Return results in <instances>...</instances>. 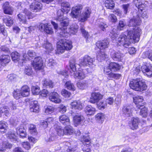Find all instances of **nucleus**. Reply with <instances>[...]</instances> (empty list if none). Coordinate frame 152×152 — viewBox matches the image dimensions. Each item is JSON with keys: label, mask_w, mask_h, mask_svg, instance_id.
I'll return each instance as SVG.
<instances>
[{"label": "nucleus", "mask_w": 152, "mask_h": 152, "mask_svg": "<svg viewBox=\"0 0 152 152\" xmlns=\"http://www.w3.org/2000/svg\"><path fill=\"white\" fill-rule=\"evenodd\" d=\"M61 7L62 10L63 12V14L64 13V12H66V13H67L68 12V10H67V9H70V4L67 1H64L61 3Z\"/></svg>", "instance_id": "obj_38"}, {"label": "nucleus", "mask_w": 152, "mask_h": 152, "mask_svg": "<svg viewBox=\"0 0 152 152\" xmlns=\"http://www.w3.org/2000/svg\"><path fill=\"white\" fill-rule=\"evenodd\" d=\"M9 110L7 106L1 105L0 108V113L1 114L2 113H4L6 116H8L10 114Z\"/></svg>", "instance_id": "obj_40"}, {"label": "nucleus", "mask_w": 152, "mask_h": 152, "mask_svg": "<svg viewBox=\"0 0 152 152\" xmlns=\"http://www.w3.org/2000/svg\"><path fill=\"white\" fill-rule=\"evenodd\" d=\"M0 146L3 150H5L7 149H10L12 147V145L7 141L3 142L2 144H0Z\"/></svg>", "instance_id": "obj_43"}, {"label": "nucleus", "mask_w": 152, "mask_h": 152, "mask_svg": "<svg viewBox=\"0 0 152 152\" xmlns=\"http://www.w3.org/2000/svg\"><path fill=\"white\" fill-rule=\"evenodd\" d=\"M132 109L133 107L132 105L124 106L122 110V113L125 117L129 116L132 114Z\"/></svg>", "instance_id": "obj_18"}, {"label": "nucleus", "mask_w": 152, "mask_h": 152, "mask_svg": "<svg viewBox=\"0 0 152 152\" xmlns=\"http://www.w3.org/2000/svg\"><path fill=\"white\" fill-rule=\"evenodd\" d=\"M109 43L107 40H104L102 42L99 41L96 42V45L100 49H103L107 48L109 45Z\"/></svg>", "instance_id": "obj_26"}, {"label": "nucleus", "mask_w": 152, "mask_h": 152, "mask_svg": "<svg viewBox=\"0 0 152 152\" xmlns=\"http://www.w3.org/2000/svg\"><path fill=\"white\" fill-rule=\"evenodd\" d=\"M103 95L99 92L92 93L91 94L90 102L92 103L98 102L102 99Z\"/></svg>", "instance_id": "obj_14"}, {"label": "nucleus", "mask_w": 152, "mask_h": 152, "mask_svg": "<svg viewBox=\"0 0 152 152\" xmlns=\"http://www.w3.org/2000/svg\"><path fill=\"white\" fill-rule=\"evenodd\" d=\"M109 52L111 58L115 61H121L124 56V54L119 51H116L113 49H110Z\"/></svg>", "instance_id": "obj_11"}, {"label": "nucleus", "mask_w": 152, "mask_h": 152, "mask_svg": "<svg viewBox=\"0 0 152 152\" xmlns=\"http://www.w3.org/2000/svg\"><path fill=\"white\" fill-rule=\"evenodd\" d=\"M58 110L59 112L64 113L66 111V107L64 105H60L58 107Z\"/></svg>", "instance_id": "obj_64"}, {"label": "nucleus", "mask_w": 152, "mask_h": 152, "mask_svg": "<svg viewBox=\"0 0 152 152\" xmlns=\"http://www.w3.org/2000/svg\"><path fill=\"white\" fill-rule=\"evenodd\" d=\"M84 111L87 115H92L95 113L96 109L91 106L89 105L85 107Z\"/></svg>", "instance_id": "obj_30"}, {"label": "nucleus", "mask_w": 152, "mask_h": 152, "mask_svg": "<svg viewBox=\"0 0 152 152\" xmlns=\"http://www.w3.org/2000/svg\"><path fill=\"white\" fill-rule=\"evenodd\" d=\"M108 18L109 20L113 23L115 22L117 20L116 17L113 14H110L108 17Z\"/></svg>", "instance_id": "obj_63"}, {"label": "nucleus", "mask_w": 152, "mask_h": 152, "mask_svg": "<svg viewBox=\"0 0 152 152\" xmlns=\"http://www.w3.org/2000/svg\"><path fill=\"white\" fill-rule=\"evenodd\" d=\"M97 22L99 28L101 30L103 31H105L106 30V28L108 27V25L102 19H99L97 21Z\"/></svg>", "instance_id": "obj_33"}, {"label": "nucleus", "mask_w": 152, "mask_h": 152, "mask_svg": "<svg viewBox=\"0 0 152 152\" xmlns=\"http://www.w3.org/2000/svg\"><path fill=\"white\" fill-rule=\"evenodd\" d=\"M8 129L7 124L4 121H0V132L5 133Z\"/></svg>", "instance_id": "obj_39"}, {"label": "nucleus", "mask_w": 152, "mask_h": 152, "mask_svg": "<svg viewBox=\"0 0 152 152\" xmlns=\"http://www.w3.org/2000/svg\"><path fill=\"white\" fill-rule=\"evenodd\" d=\"M56 20L60 22L61 28H58V24L54 21H52L51 23L55 29L57 30L56 31L57 32L58 35L60 37H67L69 35L67 31V26L69 24V21L68 19L64 18L63 12L62 10H58V11Z\"/></svg>", "instance_id": "obj_2"}, {"label": "nucleus", "mask_w": 152, "mask_h": 152, "mask_svg": "<svg viewBox=\"0 0 152 152\" xmlns=\"http://www.w3.org/2000/svg\"><path fill=\"white\" fill-rule=\"evenodd\" d=\"M13 94L14 98L16 99H18L22 96L20 91L18 89L14 90L13 93Z\"/></svg>", "instance_id": "obj_58"}, {"label": "nucleus", "mask_w": 152, "mask_h": 152, "mask_svg": "<svg viewBox=\"0 0 152 152\" xmlns=\"http://www.w3.org/2000/svg\"><path fill=\"white\" fill-rule=\"evenodd\" d=\"M12 59L14 62H22V64L23 63V61L24 60H26L27 58V54H24L23 56V57L22 59H20V55L19 53L16 51L13 52L11 54Z\"/></svg>", "instance_id": "obj_10"}, {"label": "nucleus", "mask_w": 152, "mask_h": 152, "mask_svg": "<svg viewBox=\"0 0 152 152\" xmlns=\"http://www.w3.org/2000/svg\"><path fill=\"white\" fill-rule=\"evenodd\" d=\"M64 129V134L66 135H71L73 132L74 131L72 127L69 125H66Z\"/></svg>", "instance_id": "obj_46"}, {"label": "nucleus", "mask_w": 152, "mask_h": 152, "mask_svg": "<svg viewBox=\"0 0 152 152\" xmlns=\"http://www.w3.org/2000/svg\"><path fill=\"white\" fill-rule=\"evenodd\" d=\"M139 120L138 118H133L129 124L130 128L133 130L137 129L138 127Z\"/></svg>", "instance_id": "obj_25"}, {"label": "nucleus", "mask_w": 152, "mask_h": 152, "mask_svg": "<svg viewBox=\"0 0 152 152\" xmlns=\"http://www.w3.org/2000/svg\"><path fill=\"white\" fill-rule=\"evenodd\" d=\"M133 98L134 102L135 104L138 108H140V107L143 106L144 104L142 102L143 100L142 97L137 96L134 97Z\"/></svg>", "instance_id": "obj_20"}, {"label": "nucleus", "mask_w": 152, "mask_h": 152, "mask_svg": "<svg viewBox=\"0 0 152 152\" xmlns=\"http://www.w3.org/2000/svg\"><path fill=\"white\" fill-rule=\"evenodd\" d=\"M10 61V57L9 55H3L0 56V63L3 66H5Z\"/></svg>", "instance_id": "obj_23"}, {"label": "nucleus", "mask_w": 152, "mask_h": 152, "mask_svg": "<svg viewBox=\"0 0 152 152\" xmlns=\"http://www.w3.org/2000/svg\"><path fill=\"white\" fill-rule=\"evenodd\" d=\"M17 134H19L21 137L24 138L26 136V129L22 126L18 127L16 129Z\"/></svg>", "instance_id": "obj_28"}, {"label": "nucleus", "mask_w": 152, "mask_h": 152, "mask_svg": "<svg viewBox=\"0 0 152 152\" xmlns=\"http://www.w3.org/2000/svg\"><path fill=\"white\" fill-rule=\"evenodd\" d=\"M126 24L124 20H121L119 21L117 27V29L119 31L123 30Z\"/></svg>", "instance_id": "obj_54"}, {"label": "nucleus", "mask_w": 152, "mask_h": 152, "mask_svg": "<svg viewBox=\"0 0 152 152\" xmlns=\"http://www.w3.org/2000/svg\"><path fill=\"white\" fill-rule=\"evenodd\" d=\"M130 88L137 91H142L146 89L147 86L144 81L140 79H133L129 84Z\"/></svg>", "instance_id": "obj_3"}, {"label": "nucleus", "mask_w": 152, "mask_h": 152, "mask_svg": "<svg viewBox=\"0 0 152 152\" xmlns=\"http://www.w3.org/2000/svg\"><path fill=\"white\" fill-rule=\"evenodd\" d=\"M54 109L55 108L53 106H49L45 108V112L47 114H51L54 111Z\"/></svg>", "instance_id": "obj_60"}, {"label": "nucleus", "mask_w": 152, "mask_h": 152, "mask_svg": "<svg viewBox=\"0 0 152 152\" xmlns=\"http://www.w3.org/2000/svg\"><path fill=\"white\" fill-rule=\"evenodd\" d=\"M4 23L7 26L10 27L13 24V21L12 18L8 16L3 20Z\"/></svg>", "instance_id": "obj_44"}, {"label": "nucleus", "mask_w": 152, "mask_h": 152, "mask_svg": "<svg viewBox=\"0 0 152 152\" xmlns=\"http://www.w3.org/2000/svg\"><path fill=\"white\" fill-rule=\"evenodd\" d=\"M121 66L115 62H111L109 64V67L111 69V71H116L120 69Z\"/></svg>", "instance_id": "obj_36"}, {"label": "nucleus", "mask_w": 152, "mask_h": 152, "mask_svg": "<svg viewBox=\"0 0 152 152\" xmlns=\"http://www.w3.org/2000/svg\"><path fill=\"white\" fill-rule=\"evenodd\" d=\"M111 69L109 67V66L105 67L104 69V73L107 75H109V76H117L116 74L112 73L111 72Z\"/></svg>", "instance_id": "obj_53"}, {"label": "nucleus", "mask_w": 152, "mask_h": 152, "mask_svg": "<svg viewBox=\"0 0 152 152\" xmlns=\"http://www.w3.org/2000/svg\"><path fill=\"white\" fill-rule=\"evenodd\" d=\"M82 8L83 6L82 5H78L73 7L71 13V16L73 18H77L80 13V10Z\"/></svg>", "instance_id": "obj_15"}, {"label": "nucleus", "mask_w": 152, "mask_h": 152, "mask_svg": "<svg viewBox=\"0 0 152 152\" xmlns=\"http://www.w3.org/2000/svg\"><path fill=\"white\" fill-rule=\"evenodd\" d=\"M116 40L118 45L122 46L125 48H127L131 44L128 36L124 34L120 35Z\"/></svg>", "instance_id": "obj_8"}, {"label": "nucleus", "mask_w": 152, "mask_h": 152, "mask_svg": "<svg viewBox=\"0 0 152 152\" xmlns=\"http://www.w3.org/2000/svg\"><path fill=\"white\" fill-rule=\"evenodd\" d=\"M72 47V42L71 41H66L65 39H61L57 43V53L58 54L63 53L64 50H69Z\"/></svg>", "instance_id": "obj_4"}, {"label": "nucleus", "mask_w": 152, "mask_h": 152, "mask_svg": "<svg viewBox=\"0 0 152 152\" xmlns=\"http://www.w3.org/2000/svg\"><path fill=\"white\" fill-rule=\"evenodd\" d=\"M44 86L47 88H52L53 87V83L52 81L48 79L45 80L43 81Z\"/></svg>", "instance_id": "obj_47"}, {"label": "nucleus", "mask_w": 152, "mask_h": 152, "mask_svg": "<svg viewBox=\"0 0 152 152\" xmlns=\"http://www.w3.org/2000/svg\"><path fill=\"white\" fill-rule=\"evenodd\" d=\"M32 93L34 95H38L40 94V88L37 86H33L31 87Z\"/></svg>", "instance_id": "obj_52"}, {"label": "nucleus", "mask_w": 152, "mask_h": 152, "mask_svg": "<svg viewBox=\"0 0 152 152\" xmlns=\"http://www.w3.org/2000/svg\"><path fill=\"white\" fill-rule=\"evenodd\" d=\"M140 24V20L138 15H137V18L134 16L130 20L128 26L132 27L133 28L131 29L127 30V36L131 43H135L139 41L141 30L137 26Z\"/></svg>", "instance_id": "obj_1"}, {"label": "nucleus", "mask_w": 152, "mask_h": 152, "mask_svg": "<svg viewBox=\"0 0 152 152\" xmlns=\"http://www.w3.org/2000/svg\"><path fill=\"white\" fill-rule=\"evenodd\" d=\"M95 59L88 55H86L80 59L79 65L80 66H88L92 68L95 66L93 64Z\"/></svg>", "instance_id": "obj_7"}, {"label": "nucleus", "mask_w": 152, "mask_h": 152, "mask_svg": "<svg viewBox=\"0 0 152 152\" xmlns=\"http://www.w3.org/2000/svg\"><path fill=\"white\" fill-rule=\"evenodd\" d=\"M95 119L97 122L102 124L105 118V115L103 113H100L97 114L95 116Z\"/></svg>", "instance_id": "obj_32"}, {"label": "nucleus", "mask_w": 152, "mask_h": 152, "mask_svg": "<svg viewBox=\"0 0 152 152\" xmlns=\"http://www.w3.org/2000/svg\"><path fill=\"white\" fill-rule=\"evenodd\" d=\"M69 66L73 72H75L76 70L75 60L74 58H72L69 61Z\"/></svg>", "instance_id": "obj_51"}, {"label": "nucleus", "mask_w": 152, "mask_h": 152, "mask_svg": "<svg viewBox=\"0 0 152 152\" xmlns=\"http://www.w3.org/2000/svg\"><path fill=\"white\" fill-rule=\"evenodd\" d=\"M3 8L4 13L5 14L12 15L14 9L9 4L8 2H5L3 5Z\"/></svg>", "instance_id": "obj_17"}, {"label": "nucleus", "mask_w": 152, "mask_h": 152, "mask_svg": "<svg viewBox=\"0 0 152 152\" xmlns=\"http://www.w3.org/2000/svg\"><path fill=\"white\" fill-rule=\"evenodd\" d=\"M107 57V55L104 52H100L97 55V59L99 62L105 60Z\"/></svg>", "instance_id": "obj_45"}, {"label": "nucleus", "mask_w": 152, "mask_h": 152, "mask_svg": "<svg viewBox=\"0 0 152 152\" xmlns=\"http://www.w3.org/2000/svg\"><path fill=\"white\" fill-rule=\"evenodd\" d=\"M17 134H19L21 137L24 138L26 136V129L22 126L18 127L16 129Z\"/></svg>", "instance_id": "obj_29"}, {"label": "nucleus", "mask_w": 152, "mask_h": 152, "mask_svg": "<svg viewBox=\"0 0 152 152\" xmlns=\"http://www.w3.org/2000/svg\"><path fill=\"white\" fill-rule=\"evenodd\" d=\"M25 74L27 75H31L32 73V69L30 66H26L24 70Z\"/></svg>", "instance_id": "obj_62"}, {"label": "nucleus", "mask_w": 152, "mask_h": 152, "mask_svg": "<svg viewBox=\"0 0 152 152\" xmlns=\"http://www.w3.org/2000/svg\"><path fill=\"white\" fill-rule=\"evenodd\" d=\"M71 105L72 108L75 109L81 110L83 108L82 103L79 101H75L71 103Z\"/></svg>", "instance_id": "obj_35"}, {"label": "nucleus", "mask_w": 152, "mask_h": 152, "mask_svg": "<svg viewBox=\"0 0 152 152\" xmlns=\"http://www.w3.org/2000/svg\"><path fill=\"white\" fill-rule=\"evenodd\" d=\"M39 105L36 101L31 102L30 105V110L31 112L38 113L39 111Z\"/></svg>", "instance_id": "obj_22"}, {"label": "nucleus", "mask_w": 152, "mask_h": 152, "mask_svg": "<svg viewBox=\"0 0 152 152\" xmlns=\"http://www.w3.org/2000/svg\"><path fill=\"white\" fill-rule=\"evenodd\" d=\"M105 6L107 9H112L114 8L115 4L113 0H104Z\"/></svg>", "instance_id": "obj_41"}, {"label": "nucleus", "mask_w": 152, "mask_h": 152, "mask_svg": "<svg viewBox=\"0 0 152 152\" xmlns=\"http://www.w3.org/2000/svg\"><path fill=\"white\" fill-rule=\"evenodd\" d=\"M61 93L63 96L67 98L69 97L71 95V93L70 92L68 91L65 89H63L62 90Z\"/></svg>", "instance_id": "obj_61"}, {"label": "nucleus", "mask_w": 152, "mask_h": 152, "mask_svg": "<svg viewBox=\"0 0 152 152\" xmlns=\"http://www.w3.org/2000/svg\"><path fill=\"white\" fill-rule=\"evenodd\" d=\"M17 134H19L21 137L24 138L26 136V129L22 126L18 127L16 129Z\"/></svg>", "instance_id": "obj_27"}, {"label": "nucleus", "mask_w": 152, "mask_h": 152, "mask_svg": "<svg viewBox=\"0 0 152 152\" xmlns=\"http://www.w3.org/2000/svg\"><path fill=\"white\" fill-rule=\"evenodd\" d=\"M77 87L80 89H84L87 87V84L86 81L80 82L77 83Z\"/></svg>", "instance_id": "obj_50"}, {"label": "nucleus", "mask_w": 152, "mask_h": 152, "mask_svg": "<svg viewBox=\"0 0 152 152\" xmlns=\"http://www.w3.org/2000/svg\"><path fill=\"white\" fill-rule=\"evenodd\" d=\"M135 1V6L138 9L139 11V10H140V11L142 12V10H144L146 7V4H142L141 2L138 0H137V1Z\"/></svg>", "instance_id": "obj_42"}, {"label": "nucleus", "mask_w": 152, "mask_h": 152, "mask_svg": "<svg viewBox=\"0 0 152 152\" xmlns=\"http://www.w3.org/2000/svg\"><path fill=\"white\" fill-rule=\"evenodd\" d=\"M18 19L19 21L22 23H26V17L22 14H19L17 15Z\"/></svg>", "instance_id": "obj_57"}, {"label": "nucleus", "mask_w": 152, "mask_h": 152, "mask_svg": "<svg viewBox=\"0 0 152 152\" xmlns=\"http://www.w3.org/2000/svg\"><path fill=\"white\" fill-rule=\"evenodd\" d=\"M42 7V4L38 1H36L31 3L29 9L32 11L37 12H39Z\"/></svg>", "instance_id": "obj_16"}, {"label": "nucleus", "mask_w": 152, "mask_h": 152, "mask_svg": "<svg viewBox=\"0 0 152 152\" xmlns=\"http://www.w3.org/2000/svg\"><path fill=\"white\" fill-rule=\"evenodd\" d=\"M60 122L64 125H69L70 122L69 117L65 115H63L59 117Z\"/></svg>", "instance_id": "obj_31"}, {"label": "nucleus", "mask_w": 152, "mask_h": 152, "mask_svg": "<svg viewBox=\"0 0 152 152\" xmlns=\"http://www.w3.org/2000/svg\"><path fill=\"white\" fill-rule=\"evenodd\" d=\"M141 70L140 71V69L137 68L136 70L134 71V75H138L139 73L142 72L144 75L147 76H151L152 75V67L150 64L148 63H144L141 67Z\"/></svg>", "instance_id": "obj_6"}, {"label": "nucleus", "mask_w": 152, "mask_h": 152, "mask_svg": "<svg viewBox=\"0 0 152 152\" xmlns=\"http://www.w3.org/2000/svg\"><path fill=\"white\" fill-rule=\"evenodd\" d=\"M20 91V93L22 96H28L29 94V88L28 86L26 85L23 86Z\"/></svg>", "instance_id": "obj_34"}, {"label": "nucleus", "mask_w": 152, "mask_h": 152, "mask_svg": "<svg viewBox=\"0 0 152 152\" xmlns=\"http://www.w3.org/2000/svg\"><path fill=\"white\" fill-rule=\"evenodd\" d=\"M91 13V9L89 7H86L80 15V21L82 22L86 21L90 17Z\"/></svg>", "instance_id": "obj_12"}, {"label": "nucleus", "mask_w": 152, "mask_h": 152, "mask_svg": "<svg viewBox=\"0 0 152 152\" xmlns=\"http://www.w3.org/2000/svg\"><path fill=\"white\" fill-rule=\"evenodd\" d=\"M42 47L46 49V52L48 53H52L53 49L51 44L48 42L47 40H45L42 44Z\"/></svg>", "instance_id": "obj_24"}, {"label": "nucleus", "mask_w": 152, "mask_h": 152, "mask_svg": "<svg viewBox=\"0 0 152 152\" xmlns=\"http://www.w3.org/2000/svg\"><path fill=\"white\" fill-rule=\"evenodd\" d=\"M139 109H141V111L140 112V115L143 117H146L147 115V108L143 106L142 107H140V108Z\"/></svg>", "instance_id": "obj_55"}, {"label": "nucleus", "mask_w": 152, "mask_h": 152, "mask_svg": "<svg viewBox=\"0 0 152 152\" xmlns=\"http://www.w3.org/2000/svg\"><path fill=\"white\" fill-rule=\"evenodd\" d=\"M97 103V106L100 110L104 109L107 106L106 103L104 101H102Z\"/></svg>", "instance_id": "obj_56"}, {"label": "nucleus", "mask_w": 152, "mask_h": 152, "mask_svg": "<svg viewBox=\"0 0 152 152\" xmlns=\"http://www.w3.org/2000/svg\"><path fill=\"white\" fill-rule=\"evenodd\" d=\"M43 64L42 58L40 56L35 58L32 63L34 68L37 70L41 69L43 66Z\"/></svg>", "instance_id": "obj_13"}, {"label": "nucleus", "mask_w": 152, "mask_h": 152, "mask_svg": "<svg viewBox=\"0 0 152 152\" xmlns=\"http://www.w3.org/2000/svg\"><path fill=\"white\" fill-rule=\"evenodd\" d=\"M65 86L69 90L74 91L76 89V88L74 84L72 83L70 81L66 82L65 84Z\"/></svg>", "instance_id": "obj_48"}, {"label": "nucleus", "mask_w": 152, "mask_h": 152, "mask_svg": "<svg viewBox=\"0 0 152 152\" xmlns=\"http://www.w3.org/2000/svg\"><path fill=\"white\" fill-rule=\"evenodd\" d=\"M81 142L83 144V150L84 152H91V143L90 142L89 137L83 136L81 139Z\"/></svg>", "instance_id": "obj_9"}, {"label": "nucleus", "mask_w": 152, "mask_h": 152, "mask_svg": "<svg viewBox=\"0 0 152 152\" xmlns=\"http://www.w3.org/2000/svg\"><path fill=\"white\" fill-rule=\"evenodd\" d=\"M78 28V26L77 24H75L72 25L70 28L71 33L75 34L77 32Z\"/></svg>", "instance_id": "obj_59"}, {"label": "nucleus", "mask_w": 152, "mask_h": 152, "mask_svg": "<svg viewBox=\"0 0 152 152\" xmlns=\"http://www.w3.org/2000/svg\"><path fill=\"white\" fill-rule=\"evenodd\" d=\"M49 99L55 103H59L61 102V99L59 95L56 92L52 93L49 97Z\"/></svg>", "instance_id": "obj_19"}, {"label": "nucleus", "mask_w": 152, "mask_h": 152, "mask_svg": "<svg viewBox=\"0 0 152 152\" xmlns=\"http://www.w3.org/2000/svg\"><path fill=\"white\" fill-rule=\"evenodd\" d=\"M29 132L30 134L33 135H36L37 134L36 126L33 124H30L29 125Z\"/></svg>", "instance_id": "obj_49"}, {"label": "nucleus", "mask_w": 152, "mask_h": 152, "mask_svg": "<svg viewBox=\"0 0 152 152\" xmlns=\"http://www.w3.org/2000/svg\"><path fill=\"white\" fill-rule=\"evenodd\" d=\"M7 136L11 141H16L17 140V136L14 131L9 132L7 134Z\"/></svg>", "instance_id": "obj_37"}, {"label": "nucleus", "mask_w": 152, "mask_h": 152, "mask_svg": "<svg viewBox=\"0 0 152 152\" xmlns=\"http://www.w3.org/2000/svg\"><path fill=\"white\" fill-rule=\"evenodd\" d=\"M55 132H52L51 134L47 136L45 138V141L47 142H51L56 140L57 138V135L59 136H62L64 134V129L62 127L58 126H54Z\"/></svg>", "instance_id": "obj_5"}, {"label": "nucleus", "mask_w": 152, "mask_h": 152, "mask_svg": "<svg viewBox=\"0 0 152 152\" xmlns=\"http://www.w3.org/2000/svg\"><path fill=\"white\" fill-rule=\"evenodd\" d=\"M84 119V117L81 115H78L74 116L73 118V121L75 126H77L81 124Z\"/></svg>", "instance_id": "obj_21"}]
</instances>
